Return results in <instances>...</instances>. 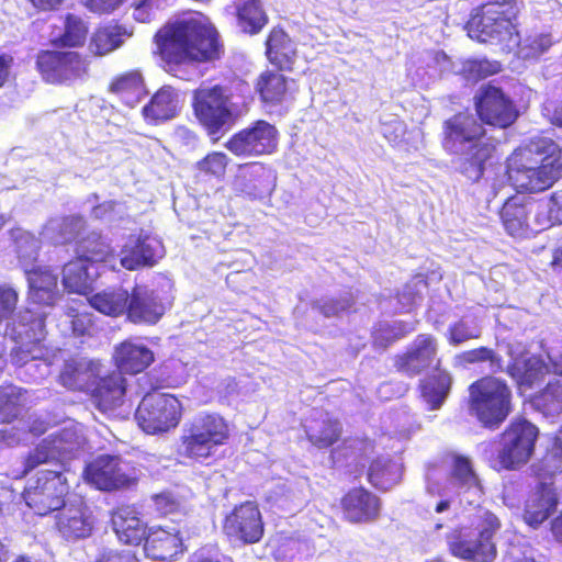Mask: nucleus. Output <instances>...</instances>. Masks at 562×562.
Segmentation results:
<instances>
[{
    "label": "nucleus",
    "mask_w": 562,
    "mask_h": 562,
    "mask_svg": "<svg viewBox=\"0 0 562 562\" xmlns=\"http://www.w3.org/2000/svg\"><path fill=\"white\" fill-rule=\"evenodd\" d=\"M162 60L169 66L218 58L221 45L215 29L203 15L182 19L156 35Z\"/></svg>",
    "instance_id": "obj_1"
},
{
    "label": "nucleus",
    "mask_w": 562,
    "mask_h": 562,
    "mask_svg": "<svg viewBox=\"0 0 562 562\" xmlns=\"http://www.w3.org/2000/svg\"><path fill=\"white\" fill-rule=\"evenodd\" d=\"M506 173L519 190L544 191L561 177L562 150L548 137L532 138L512 154Z\"/></svg>",
    "instance_id": "obj_2"
},
{
    "label": "nucleus",
    "mask_w": 562,
    "mask_h": 562,
    "mask_svg": "<svg viewBox=\"0 0 562 562\" xmlns=\"http://www.w3.org/2000/svg\"><path fill=\"white\" fill-rule=\"evenodd\" d=\"M485 130L473 114L461 112L443 122L442 147L457 156V169L472 181H477L485 162L492 158L495 145L484 138Z\"/></svg>",
    "instance_id": "obj_3"
},
{
    "label": "nucleus",
    "mask_w": 562,
    "mask_h": 562,
    "mask_svg": "<svg viewBox=\"0 0 562 562\" xmlns=\"http://www.w3.org/2000/svg\"><path fill=\"white\" fill-rule=\"evenodd\" d=\"M426 492L434 498L427 504L429 510L441 514L450 508L454 495L460 497V503L479 504L482 488L470 461L463 457H456L450 475L441 467L434 465L427 469Z\"/></svg>",
    "instance_id": "obj_4"
},
{
    "label": "nucleus",
    "mask_w": 562,
    "mask_h": 562,
    "mask_svg": "<svg viewBox=\"0 0 562 562\" xmlns=\"http://www.w3.org/2000/svg\"><path fill=\"white\" fill-rule=\"evenodd\" d=\"M517 13L518 8L513 0L484 4L469 20L468 34L479 42L499 44L503 50L512 52L518 44L514 23Z\"/></svg>",
    "instance_id": "obj_5"
},
{
    "label": "nucleus",
    "mask_w": 562,
    "mask_h": 562,
    "mask_svg": "<svg viewBox=\"0 0 562 562\" xmlns=\"http://www.w3.org/2000/svg\"><path fill=\"white\" fill-rule=\"evenodd\" d=\"M469 411L485 427L497 428L512 411V391L496 378H482L469 387Z\"/></svg>",
    "instance_id": "obj_6"
},
{
    "label": "nucleus",
    "mask_w": 562,
    "mask_h": 562,
    "mask_svg": "<svg viewBox=\"0 0 562 562\" xmlns=\"http://www.w3.org/2000/svg\"><path fill=\"white\" fill-rule=\"evenodd\" d=\"M229 437L228 425L218 414H199L186 424L181 437L183 456L204 460L211 457L217 447L225 445Z\"/></svg>",
    "instance_id": "obj_7"
},
{
    "label": "nucleus",
    "mask_w": 562,
    "mask_h": 562,
    "mask_svg": "<svg viewBox=\"0 0 562 562\" xmlns=\"http://www.w3.org/2000/svg\"><path fill=\"white\" fill-rule=\"evenodd\" d=\"M498 518L485 512L477 530H460L448 537L451 553L463 560L472 562H493L496 557L494 533L499 529Z\"/></svg>",
    "instance_id": "obj_8"
},
{
    "label": "nucleus",
    "mask_w": 562,
    "mask_h": 562,
    "mask_svg": "<svg viewBox=\"0 0 562 562\" xmlns=\"http://www.w3.org/2000/svg\"><path fill=\"white\" fill-rule=\"evenodd\" d=\"M85 445V437L80 426H66L44 438L24 459L23 475L41 464L63 462L75 458Z\"/></svg>",
    "instance_id": "obj_9"
},
{
    "label": "nucleus",
    "mask_w": 562,
    "mask_h": 562,
    "mask_svg": "<svg viewBox=\"0 0 562 562\" xmlns=\"http://www.w3.org/2000/svg\"><path fill=\"white\" fill-rule=\"evenodd\" d=\"M69 486L61 470H43L30 481L23 497L29 507L44 516L65 506Z\"/></svg>",
    "instance_id": "obj_10"
},
{
    "label": "nucleus",
    "mask_w": 562,
    "mask_h": 562,
    "mask_svg": "<svg viewBox=\"0 0 562 562\" xmlns=\"http://www.w3.org/2000/svg\"><path fill=\"white\" fill-rule=\"evenodd\" d=\"M182 414L180 401L165 393H148L140 401L135 418L147 434L166 432L175 428Z\"/></svg>",
    "instance_id": "obj_11"
},
{
    "label": "nucleus",
    "mask_w": 562,
    "mask_h": 562,
    "mask_svg": "<svg viewBox=\"0 0 562 562\" xmlns=\"http://www.w3.org/2000/svg\"><path fill=\"white\" fill-rule=\"evenodd\" d=\"M538 428L526 419L515 420L502 436L497 461L502 469L515 470L531 458Z\"/></svg>",
    "instance_id": "obj_12"
},
{
    "label": "nucleus",
    "mask_w": 562,
    "mask_h": 562,
    "mask_svg": "<svg viewBox=\"0 0 562 562\" xmlns=\"http://www.w3.org/2000/svg\"><path fill=\"white\" fill-rule=\"evenodd\" d=\"M232 105L231 95L224 87H201L194 92L195 115L210 134L233 123Z\"/></svg>",
    "instance_id": "obj_13"
},
{
    "label": "nucleus",
    "mask_w": 562,
    "mask_h": 562,
    "mask_svg": "<svg viewBox=\"0 0 562 562\" xmlns=\"http://www.w3.org/2000/svg\"><path fill=\"white\" fill-rule=\"evenodd\" d=\"M85 480L101 491H114L135 482V470L117 456L103 454L90 462L83 471Z\"/></svg>",
    "instance_id": "obj_14"
},
{
    "label": "nucleus",
    "mask_w": 562,
    "mask_h": 562,
    "mask_svg": "<svg viewBox=\"0 0 562 562\" xmlns=\"http://www.w3.org/2000/svg\"><path fill=\"white\" fill-rule=\"evenodd\" d=\"M475 109L485 124L506 128L517 119L513 101L497 87L483 86L475 95Z\"/></svg>",
    "instance_id": "obj_15"
},
{
    "label": "nucleus",
    "mask_w": 562,
    "mask_h": 562,
    "mask_svg": "<svg viewBox=\"0 0 562 562\" xmlns=\"http://www.w3.org/2000/svg\"><path fill=\"white\" fill-rule=\"evenodd\" d=\"M277 130L266 121H258L251 127L235 134L226 148L236 156L252 157L271 154L277 148Z\"/></svg>",
    "instance_id": "obj_16"
},
{
    "label": "nucleus",
    "mask_w": 562,
    "mask_h": 562,
    "mask_svg": "<svg viewBox=\"0 0 562 562\" xmlns=\"http://www.w3.org/2000/svg\"><path fill=\"white\" fill-rule=\"evenodd\" d=\"M37 67L47 82L61 83L85 76L88 63L77 52L46 50L38 55Z\"/></svg>",
    "instance_id": "obj_17"
},
{
    "label": "nucleus",
    "mask_w": 562,
    "mask_h": 562,
    "mask_svg": "<svg viewBox=\"0 0 562 562\" xmlns=\"http://www.w3.org/2000/svg\"><path fill=\"white\" fill-rule=\"evenodd\" d=\"M224 530L227 536L245 543L258 542L263 535V524L258 507L246 502L226 517Z\"/></svg>",
    "instance_id": "obj_18"
},
{
    "label": "nucleus",
    "mask_w": 562,
    "mask_h": 562,
    "mask_svg": "<svg viewBox=\"0 0 562 562\" xmlns=\"http://www.w3.org/2000/svg\"><path fill=\"white\" fill-rule=\"evenodd\" d=\"M541 209L547 211L548 206L531 202L524 195H514L508 198L501 211V218L507 233L512 236H521L528 228L533 229L530 224V214L535 213V222L542 226L544 221H540Z\"/></svg>",
    "instance_id": "obj_19"
},
{
    "label": "nucleus",
    "mask_w": 562,
    "mask_h": 562,
    "mask_svg": "<svg viewBox=\"0 0 562 562\" xmlns=\"http://www.w3.org/2000/svg\"><path fill=\"white\" fill-rule=\"evenodd\" d=\"M437 350V339L429 334H420L406 352L396 357L395 367L406 375H417L431 366L436 359Z\"/></svg>",
    "instance_id": "obj_20"
},
{
    "label": "nucleus",
    "mask_w": 562,
    "mask_h": 562,
    "mask_svg": "<svg viewBox=\"0 0 562 562\" xmlns=\"http://www.w3.org/2000/svg\"><path fill=\"white\" fill-rule=\"evenodd\" d=\"M165 255L164 246L156 237L130 239L120 252V266L127 270L151 267Z\"/></svg>",
    "instance_id": "obj_21"
},
{
    "label": "nucleus",
    "mask_w": 562,
    "mask_h": 562,
    "mask_svg": "<svg viewBox=\"0 0 562 562\" xmlns=\"http://www.w3.org/2000/svg\"><path fill=\"white\" fill-rule=\"evenodd\" d=\"M341 505L345 518L353 524H367L375 520L381 508L380 499L362 487L347 493Z\"/></svg>",
    "instance_id": "obj_22"
},
{
    "label": "nucleus",
    "mask_w": 562,
    "mask_h": 562,
    "mask_svg": "<svg viewBox=\"0 0 562 562\" xmlns=\"http://www.w3.org/2000/svg\"><path fill=\"white\" fill-rule=\"evenodd\" d=\"M29 340L12 350L11 361L18 367H24L26 372L36 371L38 376L34 378H43L49 373L56 353L48 350L41 340Z\"/></svg>",
    "instance_id": "obj_23"
},
{
    "label": "nucleus",
    "mask_w": 562,
    "mask_h": 562,
    "mask_svg": "<svg viewBox=\"0 0 562 562\" xmlns=\"http://www.w3.org/2000/svg\"><path fill=\"white\" fill-rule=\"evenodd\" d=\"M59 531L68 539L88 537L93 527V518L90 510L81 499L63 508L57 521Z\"/></svg>",
    "instance_id": "obj_24"
},
{
    "label": "nucleus",
    "mask_w": 562,
    "mask_h": 562,
    "mask_svg": "<svg viewBox=\"0 0 562 562\" xmlns=\"http://www.w3.org/2000/svg\"><path fill=\"white\" fill-rule=\"evenodd\" d=\"M165 313L158 296L146 288H136L131 294L127 317L133 323L156 324Z\"/></svg>",
    "instance_id": "obj_25"
},
{
    "label": "nucleus",
    "mask_w": 562,
    "mask_h": 562,
    "mask_svg": "<svg viewBox=\"0 0 562 562\" xmlns=\"http://www.w3.org/2000/svg\"><path fill=\"white\" fill-rule=\"evenodd\" d=\"M548 358L550 360V366L537 356H529L525 359H515L514 363L509 367L508 372L520 384L529 386L549 371H552L554 374L562 375V357L559 360H554L549 353Z\"/></svg>",
    "instance_id": "obj_26"
},
{
    "label": "nucleus",
    "mask_w": 562,
    "mask_h": 562,
    "mask_svg": "<svg viewBox=\"0 0 562 562\" xmlns=\"http://www.w3.org/2000/svg\"><path fill=\"white\" fill-rule=\"evenodd\" d=\"M558 498L551 484L541 483L526 501L524 520L532 528H538L554 512Z\"/></svg>",
    "instance_id": "obj_27"
},
{
    "label": "nucleus",
    "mask_w": 562,
    "mask_h": 562,
    "mask_svg": "<svg viewBox=\"0 0 562 562\" xmlns=\"http://www.w3.org/2000/svg\"><path fill=\"white\" fill-rule=\"evenodd\" d=\"M112 526L119 540L126 544L138 546L148 535L145 524L134 507L124 506L112 514Z\"/></svg>",
    "instance_id": "obj_28"
},
{
    "label": "nucleus",
    "mask_w": 562,
    "mask_h": 562,
    "mask_svg": "<svg viewBox=\"0 0 562 562\" xmlns=\"http://www.w3.org/2000/svg\"><path fill=\"white\" fill-rule=\"evenodd\" d=\"M113 357L120 372L130 374L144 371L154 361L153 351L134 340H125L116 346Z\"/></svg>",
    "instance_id": "obj_29"
},
{
    "label": "nucleus",
    "mask_w": 562,
    "mask_h": 562,
    "mask_svg": "<svg viewBox=\"0 0 562 562\" xmlns=\"http://www.w3.org/2000/svg\"><path fill=\"white\" fill-rule=\"evenodd\" d=\"M272 171L260 162L240 167L235 187L251 199L261 198L270 191Z\"/></svg>",
    "instance_id": "obj_30"
},
{
    "label": "nucleus",
    "mask_w": 562,
    "mask_h": 562,
    "mask_svg": "<svg viewBox=\"0 0 562 562\" xmlns=\"http://www.w3.org/2000/svg\"><path fill=\"white\" fill-rule=\"evenodd\" d=\"M125 393V379L121 372L101 379L93 390L92 402L104 414H110L123 402Z\"/></svg>",
    "instance_id": "obj_31"
},
{
    "label": "nucleus",
    "mask_w": 562,
    "mask_h": 562,
    "mask_svg": "<svg viewBox=\"0 0 562 562\" xmlns=\"http://www.w3.org/2000/svg\"><path fill=\"white\" fill-rule=\"evenodd\" d=\"M25 274L32 301L47 306L53 305L58 295L57 276L42 267L25 268Z\"/></svg>",
    "instance_id": "obj_32"
},
{
    "label": "nucleus",
    "mask_w": 562,
    "mask_h": 562,
    "mask_svg": "<svg viewBox=\"0 0 562 562\" xmlns=\"http://www.w3.org/2000/svg\"><path fill=\"white\" fill-rule=\"evenodd\" d=\"M179 95L170 86L160 88L143 108V115L150 123H162L176 116Z\"/></svg>",
    "instance_id": "obj_33"
},
{
    "label": "nucleus",
    "mask_w": 562,
    "mask_h": 562,
    "mask_svg": "<svg viewBox=\"0 0 562 562\" xmlns=\"http://www.w3.org/2000/svg\"><path fill=\"white\" fill-rule=\"evenodd\" d=\"M181 539L177 532L162 528L149 529L144 542V552L154 560H168L181 551Z\"/></svg>",
    "instance_id": "obj_34"
},
{
    "label": "nucleus",
    "mask_w": 562,
    "mask_h": 562,
    "mask_svg": "<svg viewBox=\"0 0 562 562\" xmlns=\"http://www.w3.org/2000/svg\"><path fill=\"white\" fill-rule=\"evenodd\" d=\"M109 91L119 97L123 103L134 108L146 93L143 75L139 70H131L113 78Z\"/></svg>",
    "instance_id": "obj_35"
},
{
    "label": "nucleus",
    "mask_w": 562,
    "mask_h": 562,
    "mask_svg": "<svg viewBox=\"0 0 562 562\" xmlns=\"http://www.w3.org/2000/svg\"><path fill=\"white\" fill-rule=\"evenodd\" d=\"M9 326L21 339L42 340L45 335V313L40 308L20 310L11 317Z\"/></svg>",
    "instance_id": "obj_36"
},
{
    "label": "nucleus",
    "mask_w": 562,
    "mask_h": 562,
    "mask_svg": "<svg viewBox=\"0 0 562 562\" xmlns=\"http://www.w3.org/2000/svg\"><path fill=\"white\" fill-rule=\"evenodd\" d=\"M452 383L451 375L436 368V372L422 381V396L431 409H438L446 401Z\"/></svg>",
    "instance_id": "obj_37"
},
{
    "label": "nucleus",
    "mask_w": 562,
    "mask_h": 562,
    "mask_svg": "<svg viewBox=\"0 0 562 562\" xmlns=\"http://www.w3.org/2000/svg\"><path fill=\"white\" fill-rule=\"evenodd\" d=\"M131 35L132 33L121 25L100 27L92 34L89 49L97 56L106 55L119 48Z\"/></svg>",
    "instance_id": "obj_38"
},
{
    "label": "nucleus",
    "mask_w": 562,
    "mask_h": 562,
    "mask_svg": "<svg viewBox=\"0 0 562 562\" xmlns=\"http://www.w3.org/2000/svg\"><path fill=\"white\" fill-rule=\"evenodd\" d=\"M131 295L122 288L106 289L89 299L90 305L100 313L119 316L127 312Z\"/></svg>",
    "instance_id": "obj_39"
},
{
    "label": "nucleus",
    "mask_w": 562,
    "mask_h": 562,
    "mask_svg": "<svg viewBox=\"0 0 562 562\" xmlns=\"http://www.w3.org/2000/svg\"><path fill=\"white\" fill-rule=\"evenodd\" d=\"M77 258L88 262L105 261L112 269H116L114 257H111V247L109 243L97 232L90 233L87 237L80 239L77 244Z\"/></svg>",
    "instance_id": "obj_40"
},
{
    "label": "nucleus",
    "mask_w": 562,
    "mask_h": 562,
    "mask_svg": "<svg viewBox=\"0 0 562 562\" xmlns=\"http://www.w3.org/2000/svg\"><path fill=\"white\" fill-rule=\"evenodd\" d=\"M94 375L92 361L78 358L65 361L59 374L60 383L69 390L83 389Z\"/></svg>",
    "instance_id": "obj_41"
},
{
    "label": "nucleus",
    "mask_w": 562,
    "mask_h": 562,
    "mask_svg": "<svg viewBox=\"0 0 562 562\" xmlns=\"http://www.w3.org/2000/svg\"><path fill=\"white\" fill-rule=\"evenodd\" d=\"M83 227L85 220L81 216L52 218L45 225L43 235L56 244H64L75 239Z\"/></svg>",
    "instance_id": "obj_42"
},
{
    "label": "nucleus",
    "mask_w": 562,
    "mask_h": 562,
    "mask_svg": "<svg viewBox=\"0 0 562 562\" xmlns=\"http://www.w3.org/2000/svg\"><path fill=\"white\" fill-rule=\"evenodd\" d=\"M402 467L387 457L375 459L368 471V479L372 485L380 490H389L400 482Z\"/></svg>",
    "instance_id": "obj_43"
},
{
    "label": "nucleus",
    "mask_w": 562,
    "mask_h": 562,
    "mask_svg": "<svg viewBox=\"0 0 562 562\" xmlns=\"http://www.w3.org/2000/svg\"><path fill=\"white\" fill-rule=\"evenodd\" d=\"M236 10L239 26L246 33H258L268 21L260 0H237Z\"/></svg>",
    "instance_id": "obj_44"
},
{
    "label": "nucleus",
    "mask_w": 562,
    "mask_h": 562,
    "mask_svg": "<svg viewBox=\"0 0 562 562\" xmlns=\"http://www.w3.org/2000/svg\"><path fill=\"white\" fill-rule=\"evenodd\" d=\"M308 440L317 448H327L336 442L340 435V424L325 415L305 426Z\"/></svg>",
    "instance_id": "obj_45"
},
{
    "label": "nucleus",
    "mask_w": 562,
    "mask_h": 562,
    "mask_svg": "<svg viewBox=\"0 0 562 562\" xmlns=\"http://www.w3.org/2000/svg\"><path fill=\"white\" fill-rule=\"evenodd\" d=\"M63 283L68 291L75 293L81 294L90 289L89 267L82 258H76L64 266Z\"/></svg>",
    "instance_id": "obj_46"
},
{
    "label": "nucleus",
    "mask_w": 562,
    "mask_h": 562,
    "mask_svg": "<svg viewBox=\"0 0 562 562\" xmlns=\"http://www.w3.org/2000/svg\"><path fill=\"white\" fill-rule=\"evenodd\" d=\"M482 328L474 314H467L451 323L448 327L447 339L450 345L457 346L481 336Z\"/></svg>",
    "instance_id": "obj_47"
},
{
    "label": "nucleus",
    "mask_w": 562,
    "mask_h": 562,
    "mask_svg": "<svg viewBox=\"0 0 562 562\" xmlns=\"http://www.w3.org/2000/svg\"><path fill=\"white\" fill-rule=\"evenodd\" d=\"M553 44L551 34L549 33H531L520 38L518 35V44L514 49L521 59H538Z\"/></svg>",
    "instance_id": "obj_48"
},
{
    "label": "nucleus",
    "mask_w": 562,
    "mask_h": 562,
    "mask_svg": "<svg viewBox=\"0 0 562 562\" xmlns=\"http://www.w3.org/2000/svg\"><path fill=\"white\" fill-rule=\"evenodd\" d=\"M536 407L546 416L554 417L562 413V383L549 382L535 398Z\"/></svg>",
    "instance_id": "obj_49"
},
{
    "label": "nucleus",
    "mask_w": 562,
    "mask_h": 562,
    "mask_svg": "<svg viewBox=\"0 0 562 562\" xmlns=\"http://www.w3.org/2000/svg\"><path fill=\"white\" fill-rule=\"evenodd\" d=\"M257 90L265 102H279L286 91L285 78L279 72L266 71L257 82Z\"/></svg>",
    "instance_id": "obj_50"
},
{
    "label": "nucleus",
    "mask_w": 562,
    "mask_h": 562,
    "mask_svg": "<svg viewBox=\"0 0 562 562\" xmlns=\"http://www.w3.org/2000/svg\"><path fill=\"white\" fill-rule=\"evenodd\" d=\"M272 504L284 512H295L304 504L301 491L290 484H280L269 495Z\"/></svg>",
    "instance_id": "obj_51"
},
{
    "label": "nucleus",
    "mask_w": 562,
    "mask_h": 562,
    "mask_svg": "<svg viewBox=\"0 0 562 562\" xmlns=\"http://www.w3.org/2000/svg\"><path fill=\"white\" fill-rule=\"evenodd\" d=\"M87 33L88 27L79 16L67 14L65 20V32L58 41L64 46H79L83 44Z\"/></svg>",
    "instance_id": "obj_52"
},
{
    "label": "nucleus",
    "mask_w": 562,
    "mask_h": 562,
    "mask_svg": "<svg viewBox=\"0 0 562 562\" xmlns=\"http://www.w3.org/2000/svg\"><path fill=\"white\" fill-rule=\"evenodd\" d=\"M501 70L497 61L487 59H469L462 63L460 72L467 80L476 81L490 75H494Z\"/></svg>",
    "instance_id": "obj_53"
},
{
    "label": "nucleus",
    "mask_w": 562,
    "mask_h": 562,
    "mask_svg": "<svg viewBox=\"0 0 562 562\" xmlns=\"http://www.w3.org/2000/svg\"><path fill=\"white\" fill-rule=\"evenodd\" d=\"M21 404L16 387L0 390V423H10L19 414Z\"/></svg>",
    "instance_id": "obj_54"
},
{
    "label": "nucleus",
    "mask_w": 562,
    "mask_h": 562,
    "mask_svg": "<svg viewBox=\"0 0 562 562\" xmlns=\"http://www.w3.org/2000/svg\"><path fill=\"white\" fill-rule=\"evenodd\" d=\"M464 363L490 362V370L496 372L502 369L501 358L490 348L481 347L462 352L459 356Z\"/></svg>",
    "instance_id": "obj_55"
},
{
    "label": "nucleus",
    "mask_w": 562,
    "mask_h": 562,
    "mask_svg": "<svg viewBox=\"0 0 562 562\" xmlns=\"http://www.w3.org/2000/svg\"><path fill=\"white\" fill-rule=\"evenodd\" d=\"M16 252L20 261L24 265V269L36 260L40 243L29 233H23L16 238Z\"/></svg>",
    "instance_id": "obj_56"
},
{
    "label": "nucleus",
    "mask_w": 562,
    "mask_h": 562,
    "mask_svg": "<svg viewBox=\"0 0 562 562\" xmlns=\"http://www.w3.org/2000/svg\"><path fill=\"white\" fill-rule=\"evenodd\" d=\"M19 301V294L15 289L10 285H0V323L9 319Z\"/></svg>",
    "instance_id": "obj_57"
},
{
    "label": "nucleus",
    "mask_w": 562,
    "mask_h": 562,
    "mask_svg": "<svg viewBox=\"0 0 562 562\" xmlns=\"http://www.w3.org/2000/svg\"><path fill=\"white\" fill-rule=\"evenodd\" d=\"M228 158L225 154L214 151L207 155L204 159L198 162L200 170L215 176L224 173L227 166Z\"/></svg>",
    "instance_id": "obj_58"
},
{
    "label": "nucleus",
    "mask_w": 562,
    "mask_h": 562,
    "mask_svg": "<svg viewBox=\"0 0 562 562\" xmlns=\"http://www.w3.org/2000/svg\"><path fill=\"white\" fill-rule=\"evenodd\" d=\"M544 467L551 474L562 472V426L555 437L551 452L544 459Z\"/></svg>",
    "instance_id": "obj_59"
},
{
    "label": "nucleus",
    "mask_w": 562,
    "mask_h": 562,
    "mask_svg": "<svg viewBox=\"0 0 562 562\" xmlns=\"http://www.w3.org/2000/svg\"><path fill=\"white\" fill-rule=\"evenodd\" d=\"M295 54L296 52L294 44L290 40L285 45L282 46V48H279L278 54H273L269 60L280 69L290 70L294 63Z\"/></svg>",
    "instance_id": "obj_60"
},
{
    "label": "nucleus",
    "mask_w": 562,
    "mask_h": 562,
    "mask_svg": "<svg viewBox=\"0 0 562 562\" xmlns=\"http://www.w3.org/2000/svg\"><path fill=\"white\" fill-rule=\"evenodd\" d=\"M351 306L349 299L344 300H323L315 304V307L323 313L326 317L336 316L340 312L348 310Z\"/></svg>",
    "instance_id": "obj_61"
},
{
    "label": "nucleus",
    "mask_w": 562,
    "mask_h": 562,
    "mask_svg": "<svg viewBox=\"0 0 562 562\" xmlns=\"http://www.w3.org/2000/svg\"><path fill=\"white\" fill-rule=\"evenodd\" d=\"M93 562H139L135 553L131 551L105 549L99 552Z\"/></svg>",
    "instance_id": "obj_62"
},
{
    "label": "nucleus",
    "mask_w": 562,
    "mask_h": 562,
    "mask_svg": "<svg viewBox=\"0 0 562 562\" xmlns=\"http://www.w3.org/2000/svg\"><path fill=\"white\" fill-rule=\"evenodd\" d=\"M159 3L153 0H140L134 7L133 18L138 22H149L155 18L156 11L160 9Z\"/></svg>",
    "instance_id": "obj_63"
},
{
    "label": "nucleus",
    "mask_w": 562,
    "mask_h": 562,
    "mask_svg": "<svg viewBox=\"0 0 562 562\" xmlns=\"http://www.w3.org/2000/svg\"><path fill=\"white\" fill-rule=\"evenodd\" d=\"M157 512L161 515L172 514L179 510V502L170 493H161L154 497Z\"/></svg>",
    "instance_id": "obj_64"
}]
</instances>
